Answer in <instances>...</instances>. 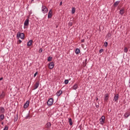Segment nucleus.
Segmentation results:
<instances>
[{
    "instance_id": "nucleus-16",
    "label": "nucleus",
    "mask_w": 130,
    "mask_h": 130,
    "mask_svg": "<svg viewBox=\"0 0 130 130\" xmlns=\"http://www.w3.org/2000/svg\"><path fill=\"white\" fill-rule=\"evenodd\" d=\"M33 43V40H29L27 44V46H31L32 45V43Z\"/></svg>"
},
{
    "instance_id": "nucleus-2",
    "label": "nucleus",
    "mask_w": 130,
    "mask_h": 130,
    "mask_svg": "<svg viewBox=\"0 0 130 130\" xmlns=\"http://www.w3.org/2000/svg\"><path fill=\"white\" fill-rule=\"evenodd\" d=\"M105 123V116H102L100 119V124L103 125Z\"/></svg>"
},
{
    "instance_id": "nucleus-19",
    "label": "nucleus",
    "mask_w": 130,
    "mask_h": 130,
    "mask_svg": "<svg viewBox=\"0 0 130 130\" xmlns=\"http://www.w3.org/2000/svg\"><path fill=\"white\" fill-rule=\"evenodd\" d=\"M0 112L1 113H5V108L4 107H0Z\"/></svg>"
},
{
    "instance_id": "nucleus-25",
    "label": "nucleus",
    "mask_w": 130,
    "mask_h": 130,
    "mask_svg": "<svg viewBox=\"0 0 130 130\" xmlns=\"http://www.w3.org/2000/svg\"><path fill=\"white\" fill-rule=\"evenodd\" d=\"M75 13H76V8L73 7L72 9V13L75 14Z\"/></svg>"
},
{
    "instance_id": "nucleus-20",
    "label": "nucleus",
    "mask_w": 130,
    "mask_h": 130,
    "mask_svg": "<svg viewBox=\"0 0 130 130\" xmlns=\"http://www.w3.org/2000/svg\"><path fill=\"white\" fill-rule=\"evenodd\" d=\"M119 3H120V1H116L114 3L113 5L114 6V7H117V6L119 5Z\"/></svg>"
},
{
    "instance_id": "nucleus-4",
    "label": "nucleus",
    "mask_w": 130,
    "mask_h": 130,
    "mask_svg": "<svg viewBox=\"0 0 130 130\" xmlns=\"http://www.w3.org/2000/svg\"><path fill=\"white\" fill-rule=\"evenodd\" d=\"M53 104V99L50 98L47 101V105L48 106H51Z\"/></svg>"
},
{
    "instance_id": "nucleus-35",
    "label": "nucleus",
    "mask_w": 130,
    "mask_h": 130,
    "mask_svg": "<svg viewBox=\"0 0 130 130\" xmlns=\"http://www.w3.org/2000/svg\"><path fill=\"white\" fill-rule=\"evenodd\" d=\"M38 74V72H36L34 75V78H35V77H36V76H37Z\"/></svg>"
},
{
    "instance_id": "nucleus-7",
    "label": "nucleus",
    "mask_w": 130,
    "mask_h": 130,
    "mask_svg": "<svg viewBox=\"0 0 130 130\" xmlns=\"http://www.w3.org/2000/svg\"><path fill=\"white\" fill-rule=\"evenodd\" d=\"M29 104H30V102L29 101H26V102L23 105V108L24 109H26L29 107Z\"/></svg>"
},
{
    "instance_id": "nucleus-27",
    "label": "nucleus",
    "mask_w": 130,
    "mask_h": 130,
    "mask_svg": "<svg viewBox=\"0 0 130 130\" xmlns=\"http://www.w3.org/2000/svg\"><path fill=\"white\" fill-rule=\"evenodd\" d=\"M127 51H128V49H127V47H125L124 48V52H125V53H127Z\"/></svg>"
},
{
    "instance_id": "nucleus-31",
    "label": "nucleus",
    "mask_w": 130,
    "mask_h": 130,
    "mask_svg": "<svg viewBox=\"0 0 130 130\" xmlns=\"http://www.w3.org/2000/svg\"><path fill=\"white\" fill-rule=\"evenodd\" d=\"M28 118H30V115H29V114H27V115L25 117L26 119H28Z\"/></svg>"
},
{
    "instance_id": "nucleus-40",
    "label": "nucleus",
    "mask_w": 130,
    "mask_h": 130,
    "mask_svg": "<svg viewBox=\"0 0 130 130\" xmlns=\"http://www.w3.org/2000/svg\"><path fill=\"white\" fill-rule=\"evenodd\" d=\"M3 80H4V78L3 77H1L0 78V81H3Z\"/></svg>"
},
{
    "instance_id": "nucleus-26",
    "label": "nucleus",
    "mask_w": 130,
    "mask_h": 130,
    "mask_svg": "<svg viewBox=\"0 0 130 130\" xmlns=\"http://www.w3.org/2000/svg\"><path fill=\"white\" fill-rule=\"evenodd\" d=\"M69 123L70 125H73V120H72V118H69Z\"/></svg>"
},
{
    "instance_id": "nucleus-22",
    "label": "nucleus",
    "mask_w": 130,
    "mask_h": 130,
    "mask_svg": "<svg viewBox=\"0 0 130 130\" xmlns=\"http://www.w3.org/2000/svg\"><path fill=\"white\" fill-rule=\"evenodd\" d=\"M112 35L111 34V32H109L108 33V34L107 35V37H108V38L109 39H110L111 38Z\"/></svg>"
},
{
    "instance_id": "nucleus-5",
    "label": "nucleus",
    "mask_w": 130,
    "mask_h": 130,
    "mask_svg": "<svg viewBox=\"0 0 130 130\" xmlns=\"http://www.w3.org/2000/svg\"><path fill=\"white\" fill-rule=\"evenodd\" d=\"M48 67H49V69H50V70H52V69H53L54 68V62H50L49 63Z\"/></svg>"
},
{
    "instance_id": "nucleus-11",
    "label": "nucleus",
    "mask_w": 130,
    "mask_h": 130,
    "mask_svg": "<svg viewBox=\"0 0 130 130\" xmlns=\"http://www.w3.org/2000/svg\"><path fill=\"white\" fill-rule=\"evenodd\" d=\"M38 87H39V81H37L35 83L34 90H36V89H37Z\"/></svg>"
},
{
    "instance_id": "nucleus-29",
    "label": "nucleus",
    "mask_w": 130,
    "mask_h": 130,
    "mask_svg": "<svg viewBox=\"0 0 130 130\" xmlns=\"http://www.w3.org/2000/svg\"><path fill=\"white\" fill-rule=\"evenodd\" d=\"M64 83L65 85H68V84H69V80H65Z\"/></svg>"
},
{
    "instance_id": "nucleus-3",
    "label": "nucleus",
    "mask_w": 130,
    "mask_h": 130,
    "mask_svg": "<svg viewBox=\"0 0 130 130\" xmlns=\"http://www.w3.org/2000/svg\"><path fill=\"white\" fill-rule=\"evenodd\" d=\"M42 12L43 14H47L48 12V9L46 8V6L43 5L42 6Z\"/></svg>"
},
{
    "instance_id": "nucleus-44",
    "label": "nucleus",
    "mask_w": 130,
    "mask_h": 130,
    "mask_svg": "<svg viewBox=\"0 0 130 130\" xmlns=\"http://www.w3.org/2000/svg\"><path fill=\"white\" fill-rule=\"evenodd\" d=\"M86 64H87V63H85V66H86Z\"/></svg>"
},
{
    "instance_id": "nucleus-33",
    "label": "nucleus",
    "mask_w": 130,
    "mask_h": 130,
    "mask_svg": "<svg viewBox=\"0 0 130 130\" xmlns=\"http://www.w3.org/2000/svg\"><path fill=\"white\" fill-rule=\"evenodd\" d=\"M21 43H22V41L21 40H19L17 41V44H21Z\"/></svg>"
},
{
    "instance_id": "nucleus-14",
    "label": "nucleus",
    "mask_w": 130,
    "mask_h": 130,
    "mask_svg": "<svg viewBox=\"0 0 130 130\" xmlns=\"http://www.w3.org/2000/svg\"><path fill=\"white\" fill-rule=\"evenodd\" d=\"M109 99V94L108 93H106L105 96L104 100L105 101H107Z\"/></svg>"
},
{
    "instance_id": "nucleus-38",
    "label": "nucleus",
    "mask_w": 130,
    "mask_h": 130,
    "mask_svg": "<svg viewBox=\"0 0 130 130\" xmlns=\"http://www.w3.org/2000/svg\"><path fill=\"white\" fill-rule=\"evenodd\" d=\"M81 42L82 43H83V42H85V40L84 39L81 40Z\"/></svg>"
},
{
    "instance_id": "nucleus-32",
    "label": "nucleus",
    "mask_w": 130,
    "mask_h": 130,
    "mask_svg": "<svg viewBox=\"0 0 130 130\" xmlns=\"http://www.w3.org/2000/svg\"><path fill=\"white\" fill-rule=\"evenodd\" d=\"M104 44H105V47H107V46H108V43L107 42H105Z\"/></svg>"
},
{
    "instance_id": "nucleus-13",
    "label": "nucleus",
    "mask_w": 130,
    "mask_h": 130,
    "mask_svg": "<svg viewBox=\"0 0 130 130\" xmlns=\"http://www.w3.org/2000/svg\"><path fill=\"white\" fill-rule=\"evenodd\" d=\"M28 25H29V19L27 18L24 21V26L25 27V26H28Z\"/></svg>"
},
{
    "instance_id": "nucleus-37",
    "label": "nucleus",
    "mask_w": 130,
    "mask_h": 130,
    "mask_svg": "<svg viewBox=\"0 0 130 130\" xmlns=\"http://www.w3.org/2000/svg\"><path fill=\"white\" fill-rule=\"evenodd\" d=\"M42 51H43V49L42 48L40 49V52H42Z\"/></svg>"
},
{
    "instance_id": "nucleus-36",
    "label": "nucleus",
    "mask_w": 130,
    "mask_h": 130,
    "mask_svg": "<svg viewBox=\"0 0 130 130\" xmlns=\"http://www.w3.org/2000/svg\"><path fill=\"white\" fill-rule=\"evenodd\" d=\"M103 51H104V50L103 49H101L100 50V53H101L102 52H103Z\"/></svg>"
},
{
    "instance_id": "nucleus-39",
    "label": "nucleus",
    "mask_w": 130,
    "mask_h": 130,
    "mask_svg": "<svg viewBox=\"0 0 130 130\" xmlns=\"http://www.w3.org/2000/svg\"><path fill=\"white\" fill-rule=\"evenodd\" d=\"M62 2H60L59 3V6H62Z\"/></svg>"
},
{
    "instance_id": "nucleus-6",
    "label": "nucleus",
    "mask_w": 130,
    "mask_h": 130,
    "mask_svg": "<svg viewBox=\"0 0 130 130\" xmlns=\"http://www.w3.org/2000/svg\"><path fill=\"white\" fill-rule=\"evenodd\" d=\"M45 128H47V129H49L50 127H51V123L50 122H48L45 125Z\"/></svg>"
},
{
    "instance_id": "nucleus-41",
    "label": "nucleus",
    "mask_w": 130,
    "mask_h": 130,
    "mask_svg": "<svg viewBox=\"0 0 130 130\" xmlns=\"http://www.w3.org/2000/svg\"><path fill=\"white\" fill-rule=\"evenodd\" d=\"M1 124L4 125V122H2L1 123Z\"/></svg>"
},
{
    "instance_id": "nucleus-17",
    "label": "nucleus",
    "mask_w": 130,
    "mask_h": 130,
    "mask_svg": "<svg viewBox=\"0 0 130 130\" xmlns=\"http://www.w3.org/2000/svg\"><path fill=\"white\" fill-rule=\"evenodd\" d=\"M130 115V112H126L124 114V116L125 118H127Z\"/></svg>"
},
{
    "instance_id": "nucleus-34",
    "label": "nucleus",
    "mask_w": 130,
    "mask_h": 130,
    "mask_svg": "<svg viewBox=\"0 0 130 130\" xmlns=\"http://www.w3.org/2000/svg\"><path fill=\"white\" fill-rule=\"evenodd\" d=\"M9 129V127L7 126H5L3 130H8Z\"/></svg>"
},
{
    "instance_id": "nucleus-21",
    "label": "nucleus",
    "mask_w": 130,
    "mask_h": 130,
    "mask_svg": "<svg viewBox=\"0 0 130 130\" xmlns=\"http://www.w3.org/2000/svg\"><path fill=\"white\" fill-rule=\"evenodd\" d=\"M119 14L122 16L124 14V9H122L119 11Z\"/></svg>"
},
{
    "instance_id": "nucleus-28",
    "label": "nucleus",
    "mask_w": 130,
    "mask_h": 130,
    "mask_svg": "<svg viewBox=\"0 0 130 130\" xmlns=\"http://www.w3.org/2000/svg\"><path fill=\"white\" fill-rule=\"evenodd\" d=\"M52 60V57L49 56L48 58V61H51Z\"/></svg>"
},
{
    "instance_id": "nucleus-42",
    "label": "nucleus",
    "mask_w": 130,
    "mask_h": 130,
    "mask_svg": "<svg viewBox=\"0 0 130 130\" xmlns=\"http://www.w3.org/2000/svg\"><path fill=\"white\" fill-rule=\"evenodd\" d=\"M96 101H98V98H96Z\"/></svg>"
},
{
    "instance_id": "nucleus-43",
    "label": "nucleus",
    "mask_w": 130,
    "mask_h": 130,
    "mask_svg": "<svg viewBox=\"0 0 130 130\" xmlns=\"http://www.w3.org/2000/svg\"><path fill=\"white\" fill-rule=\"evenodd\" d=\"M85 62H87V59H85Z\"/></svg>"
},
{
    "instance_id": "nucleus-10",
    "label": "nucleus",
    "mask_w": 130,
    "mask_h": 130,
    "mask_svg": "<svg viewBox=\"0 0 130 130\" xmlns=\"http://www.w3.org/2000/svg\"><path fill=\"white\" fill-rule=\"evenodd\" d=\"M118 98H119V95L118 94H117L114 95V101L115 102H117V100H118Z\"/></svg>"
},
{
    "instance_id": "nucleus-45",
    "label": "nucleus",
    "mask_w": 130,
    "mask_h": 130,
    "mask_svg": "<svg viewBox=\"0 0 130 130\" xmlns=\"http://www.w3.org/2000/svg\"><path fill=\"white\" fill-rule=\"evenodd\" d=\"M34 0H31L32 2H33Z\"/></svg>"
},
{
    "instance_id": "nucleus-9",
    "label": "nucleus",
    "mask_w": 130,
    "mask_h": 130,
    "mask_svg": "<svg viewBox=\"0 0 130 130\" xmlns=\"http://www.w3.org/2000/svg\"><path fill=\"white\" fill-rule=\"evenodd\" d=\"M52 17V10L50 9L48 12V18L50 19Z\"/></svg>"
},
{
    "instance_id": "nucleus-18",
    "label": "nucleus",
    "mask_w": 130,
    "mask_h": 130,
    "mask_svg": "<svg viewBox=\"0 0 130 130\" xmlns=\"http://www.w3.org/2000/svg\"><path fill=\"white\" fill-rule=\"evenodd\" d=\"M18 118H19V116H18V114H17L16 115L14 116V122H16L17 120H18Z\"/></svg>"
},
{
    "instance_id": "nucleus-30",
    "label": "nucleus",
    "mask_w": 130,
    "mask_h": 130,
    "mask_svg": "<svg viewBox=\"0 0 130 130\" xmlns=\"http://www.w3.org/2000/svg\"><path fill=\"white\" fill-rule=\"evenodd\" d=\"M69 26H73V21H70L69 23H68Z\"/></svg>"
},
{
    "instance_id": "nucleus-24",
    "label": "nucleus",
    "mask_w": 130,
    "mask_h": 130,
    "mask_svg": "<svg viewBox=\"0 0 130 130\" xmlns=\"http://www.w3.org/2000/svg\"><path fill=\"white\" fill-rule=\"evenodd\" d=\"M75 52L76 54H79L80 52V49L76 48Z\"/></svg>"
},
{
    "instance_id": "nucleus-8",
    "label": "nucleus",
    "mask_w": 130,
    "mask_h": 130,
    "mask_svg": "<svg viewBox=\"0 0 130 130\" xmlns=\"http://www.w3.org/2000/svg\"><path fill=\"white\" fill-rule=\"evenodd\" d=\"M6 96V92L4 91H3L1 94H0V99H4L5 97Z\"/></svg>"
},
{
    "instance_id": "nucleus-12",
    "label": "nucleus",
    "mask_w": 130,
    "mask_h": 130,
    "mask_svg": "<svg viewBox=\"0 0 130 130\" xmlns=\"http://www.w3.org/2000/svg\"><path fill=\"white\" fill-rule=\"evenodd\" d=\"M61 94H62V90H58V91H57V92L56 93V96H57L58 97H59V96L61 95Z\"/></svg>"
},
{
    "instance_id": "nucleus-1",
    "label": "nucleus",
    "mask_w": 130,
    "mask_h": 130,
    "mask_svg": "<svg viewBox=\"0 0 130 130\" xmlns=\"http://www.w3.org/2000/svg\"><path fill=\"white\" fill-rule=\"evenodd\" d=\"M17 39L20 38L21 39H24L25 38V34L24 33H21V32L18 31L16 35Z\"/></svg>"
},
{
    "instance_id": "nucleus-23",
    "label": "nucleus",
    "mask_w": 130,
    "mask_h": 130,
    "mask_svg": "<svg viewBox=\"0 0 130 130\" xmlns=\"http://www.w3.org/2000/svg\"><path fill=\"white\" fill-rule=\"evenodd\" d=\"M72 88L73 90H77V89H78V84H74Z\"/></svg>"
},
{
    "instance_id": "nucleus-15",
    "label": "nucleus",
    "mask_w": 130,
    "mask_h": 130,
    "mask_svg": "<svg viewBox=\"0 0 130 130\" xmlns=\"http://www.w3.org/2000/svg\"><path fill=\"white\" fill-rule=\"evenodd\" d=\"M5 119V115L2 114L0 115V121H2Z\"/></svg>"
}]
</instances>
